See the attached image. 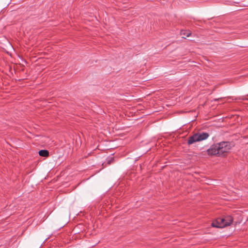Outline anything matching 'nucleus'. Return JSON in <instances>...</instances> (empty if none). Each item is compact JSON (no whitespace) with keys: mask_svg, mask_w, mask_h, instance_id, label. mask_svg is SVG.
Segmentation results:
<instances>
[{"mask_svg":"<svg viewBox=\"0 0 248 248\" xmlns=\"http://www.w3.org/2000/svg\"><path fill=\"white\" fill-rule=\"evenodd\" d=\"M231 148L232 144L230 142L222 141L212 145L207 150V153L210 155L220 156L229 152Z\"/></svg>","mask_w":248,"mask_h":248,"instance_id":"1","label":"nucleus"},{"mask_svg":"<svg viewBox=\"0 0 248 248\" xmlns=\"http://www.w3.org/2000/svg\"><path fill=\"white\" fill-rule=\"evenodd\" d=\"M182 34H186V33H184V32L183 33V32H182ZM190 34V32H188V33H187L186 34V36L187 37H188V36H189Z\"/></svg>","mask_w":248,"mask_h":248,"instance_id":"6","label":"nucleus"},{"mask_svg":"<svg viewBox=\"0 0 248 248\" xmlns=\"http://www.w3.org/2000/svg\"><path fill=\"white\" fill-rule=\"evenodd\" d=\"M233 221V218L231 216H228L223 218H218L212 223L213 227L222 228L230 226Z\"/></svg>","mask_w":248,"mask_h":248,"instance_id":"2","label":"nucleus"},{"mask_svg":"<svg viewBox=\"0 0 248 248\" xmlns=\"http://www.w3.org/2000/svg\"><path fill=\"white\" fill-rule=\"evenodd\" d=\"M38 153L39 155L43 157H47L49 155V152L46 150H41Z\"/></svg>","mask_w":248,"mask_h":248,"instance_id":"4","label":"nucleus"},{"mask_svg":"<svg viewBox=\"0 0 248 248\" xmlns=\"http://www.w3.org/2000/svg\"><path fill=\"white\" fill-rule=\"evenodd\" d=\"M209 136L206 132L198 133L189 137L187 144L191 145L196 142L206 140Z\"/></svg>","mask_w":248,"mask_h":248,"instance_id":"3","label":"nucleus"},{"mask_svg":"<svg viewBox=\"0 0 248 248\" xmlns=\"http://www.w3.org/2000/svg\"><path fill=\"white\" fill-rule=\"evenodd\" d=\"M114 160V158L113 157H111L107 161V163L108 164H110Z\"/></svg>","mask_w":248,"mask_h":248,"instance_id":"5","label":"nucleus"}]
</instances>
